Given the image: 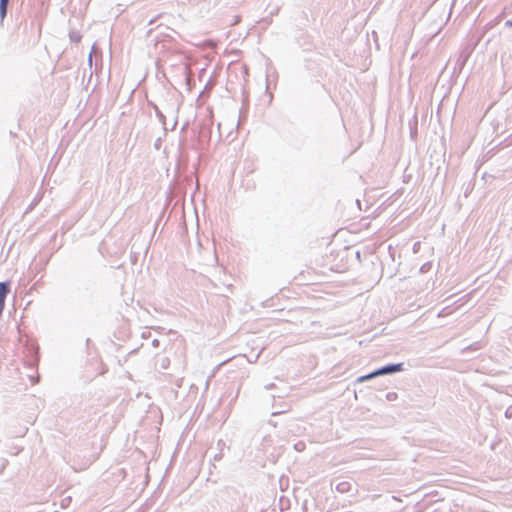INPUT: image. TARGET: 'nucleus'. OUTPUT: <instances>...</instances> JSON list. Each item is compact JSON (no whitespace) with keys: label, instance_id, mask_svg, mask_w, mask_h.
Returning <instances> with one entry per match:
<instances>
[{"label":"nucleus","instance_id":"7ed1b4c3","mask_svg":"<svg viewBox=\"0 0 512 512\" xmlns=\"http://www.w3.org/2000/svg\"><path fill=\"white\" fill-rule=\"evenodd\" d=\"M9 0H0V18L1 20L4 19L7 13V6H8Z\"/></svg>","mask_w":512,"mask_h":512},{"label":"nucleus","instance_id":"f257e3e1","mask_svg":"<svg viewBox=\"0 0 512 512\" xmlns=\"http://www.w3.org/2000/svg\"><path fill=\"white\" fill-rule=\"evenodd\" d=\"M402 369V364H395V365H389V366H385L367 376H364V377H361V380H366V379H371L375 376H379V375H383V374H388V373H393V372H397V371H400Z\"/></svg>","mask_w":512,"mask_h":512},{"label":"nucleus","instance_id":"20e7f679","mask_svg":"<svg viewBox=\"0 0 512 512\" xmlns=\"http://www.w3.org/2000/svg\"><path fill=\"white\" fill-rule=\"evenodd\" d=\"M96 56H97V47H96V45L94 44V45L92 46V49H91V51H90V53H89V57H88V63H89V65H90V67L92 66L93 57H96Z\"/></svg>","mask_w":512,"mask_h":512},{"label":"nucleus","instance_id":"39448f33","mask_svg":"<svg viewBox=\"0 0 512 512\" xmlns=\"http://www.w3.org/2000/svg\"><path fill=\"white\" fill-rule=\"evenodd\" d=\"M70 39L73 42H79L81 39V36L77 34L76 32H70Z\"/></svg>","mask_w":512,"mask_h":512},{"label":"nucleus","instance_id":"f03ea898","mask_svg":"<svg viewBox=\"0 0 512 512\" xmlns=\"http://www.w3.org/2000/svg\"><path fill=\"white\" fill-rule=\"evenodd\" d=\"M9 293V285L6 282H0V303L5 305V298Z\"/></svg>","mask_w":512,"mask_h":512}]
</instances>
